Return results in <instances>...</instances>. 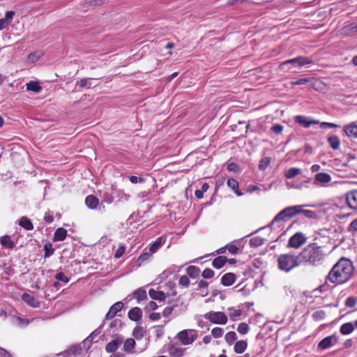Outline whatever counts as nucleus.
<instances>
[{"instance_id":"obj_1","label":"nucleus","mask_w":357,"mask_h":357,"mask_svg":"<svg viewBox=\"0 0 357 357\" xmlns=\"http://www.w3.org/2000/svg\"><path fill=\"white\" fill-rule=\"evenodd\" d=\"M354 272L353 262L346 257H342L333 266L327 275V279L332 283L342 284L352 278Z\"/></svg>"},{"instance_id":"obj_2","label":"nucleus","mask_w":357,"mask_h":357,"mask_svg":"<svg viewBox=\"0 0 357 357\" xmlns=\"http://www.w3.org/2000/svg\"><path fill=\"white\" fill-rule=\"evenodd\" d=\"M303 207V205H296L284 208L275 216L269 226L271 227L280 221L286 222L300 213H303L306 218H312V211L304 210Z\"/></svg>"},{"instance_id":"obj_3","label":"nucleus","mask_w":357,"mask_h":357,"mask_svg":"<svg viewBox=\"0 0 357 357\" xmlns=\"http://www.w3.org/2000/svg\"><path fill=\"white\" fill-rule=\"evenodd\" d=\"M278 267L280 270L289 272L298 266L296 257L292 255L283 254L278 258Z\"/></svg>"},{"instance_id":"obj_4","label":"nucleus","mask_w":357,"mask_h":357,"mask_svg":"<svg viewBox=\"0 0 357 357\" xmlns=\"http://www.w3.org/2000/svg\"><path fill=\"white\" fill-rule=\"evenodd\" d=\"M311 61L305 56H297L296 58L287 60L280 64L282 70H292L294 68H299L305 64H309Z\"/></svg>"},{"instance_id":"obj_5","label":"nucleus","mask_w":357,"mask_h":357,"mask_svg":"<svg viewBox=\"0 0 357 357\" xmlns=\"http://www.w3.org/2000/svg\"><path fill=\"white\" fill-rule=\"evenodd\" d=\"M198 337L197 331L188 329L183 330L176 335V337L181 342L183 345L192 344Z\"/></svg>"},{"instance_id":"obj_6","label":"nucleus","mask_w":357,"mask_h":357,"mask_svg":"<svg viewBox=\"0 0 357 357\" xmlns=\"http://www.w3.org/2000/svg\"><path fill=\"white\" fill-rule=\"evenodd\" d=\"M204 318L215 324H226L227 322V317L222 312L211 311L204 314Z\"/></svg>"},{"instance_id":"obj_7","label":"nucleus","mask_w":357,"mask_h":357,"mask_svg":"<svg viewBox=\"0 0 357 357\" xmlns=\"http://www.w3.org/2000/svg\"><path fill=\"white\" fill-rule=\"evenodd\" d=\"M331 176L325 172H319L314 176V185L319 187L326 188L331 185Z\"/></svg>"},{"instance_id":"obj_8","label":"nucleus","mask_w":357,"mask_h":357,"mask_svg":"<svg viewBox=\"0 0 357 357\" xmlns=\"http://www.w3.org/2000/svg\"><path fill=\"white\" fill-rule=\"evenodd\" d=\"M296 257L298 265L303 263L311 264L312 258V244H309L303 251Z\"/></svg>"},{"instance_id":"obj_9","label":"nucleus","mask_w":357,"mask_h":357,"mask_svg":"<svg viewBox=\"0 0 357 357\" xmlns=\"http://www.w3.org/2000/svg\"><path fill=\"white\" fill-rule=\"evenodd\" d=\"M307 238L303 233L297 232L289 239L288 247L298 248L305 244Z\"/></svg>"},{"instance_id":"obj_10","label":"nucleus","mask_w":357,"mask_h":357,"mask_svg":"<svg viewBox=\"0 0 357 357\" xmlns=\"http://www.w3.org/2000/svg\"><path fill=\"white\" fill-rule=\"evenodd\" d=\"M97 78L92 77H86L82 78L79 81L77 82L75 84V87L73 91H80L82 89H90L92 86H96L98 84H93V81L97 80Z\"/></svg>"},{"instance_id":"obj_11","label":"nucleus","mask_w":357,"mask_h":357,"mask_svg":"<svg viewBox=\"0 0 357 357\" xmlns=\"http://www.w3.org/2000/svg\"><path fill=\"white\" fill-rule=\"evenodd\" d=\"M123 306L124 305L121 301H118L112 305L106 314L102 323L105 324V321L112 319L123 308Z\"/></svg>"},{"instance_id":"obj_12","label":"nucleus","mask_w":357,"mask_h":357,"mask_svg":"<svg viewBox=\"0 0 357 357\" xmlns=\"http://www.w3.org/2000/svg\"><path fill=\"white\" fill-rule=\"evenodd\" d=\"M315 243H314V245ZM327 253L321 247L314 246V266L322 264L325 261Z\"/></svg>"},{"instance_id":"obj_13","label":"nucleus","mask_w":357,"mask_h":357,"mask_svg":"<svg viewBox=\"0 0 357 357\" xmlns=\"http://www.w3.org/2000/svg\"><path fill=\"white\" fill-rule=\"evenodd\" d=\"M343 132L349 138L357 139V124L351 122L343 127Z\"/></svg>"},{"instance_id":"obj_14","label":"nucleus","mask_w":357,"mask_h":357,"mask_svg":"<svg viewBox=\"0 0 357 357\" xmlns=\"http://www.w3.org/2000/svg\"><path fill=\"white\" fill-rule=\"evenodd\" d=\"M337 341L335 335H330L324 338L318 344V348L324 350L330 348L334 345Z\"/></svg>"},{"instance_id":"obj_15","label":"nucleus","mask_w":357,"mask_h":357,"mask_svg":"<svg viewBox=\"0 0 357 357\" xmlns=\"http://www.w3.org/2000/svg\"><path fill=\"white\" fill-rule=\"evenodd\" d=\"M346 201L350 208L357 209V190L348 192L346 195Z\"/></svg>"},{"instance_id":"obj_16","label":"nucleus","mask_w":357,"mask_h":357,"mask_svg":"<svg viewBox=\"0 0 357 357\" xmlns=\"http://www.w3.org/2000/svg\"><path fill=\"white\" fill-rule=\"evenodd\" d=\"M123 339L121 337H117L115 340L108 342L105 346V351L107 353H114L119 347L123 343Z\"/></svg>"},{"instance_id":"obj_17","label":"nucleus","mask_w":357,"mask_h":357,"mask_svg":"<svg viewBox=\"0 0 357 357\" xmlns=\"http://www.w3.org/2000/svg\"><path fill=\"white\" fill-rule=\"evenodd\" d=\"M185 351V348L177 347L176 344L170 343L168 345V352L172 357H182Z\"/></svg>"},{"instance_id":"obj_18","label":"nucleus","mask_w":357,"mask_h":357,"mask_svg":"<svg viewBox=\"0 0 357 357\" xmlns=\"http://www.w3.org/2000/svg\"><path fill=\"white\" fill-rule=\"evenodd\" d=\"M128 318L133 321H139L142 317V311L138 307L130 309L128 313Z\"/></svg>"},{"instance_id":"obj_19","label":"nucleus","mask_w":357,"mask_h":357,"mask_svg":"<svg viewBox=\"0 0 357 357\" xmlns=\"http://www.w3.org/2000/svg\"><path fill=\"white\" fill-rule=\"evenodd\" d=\"M22 300L32 307H38L40 306V302L29 294L24 293L22 295Z\"/></svg>"},{"instance_id":"obj_20","label":"nucleus","mask_w":357,"mask_h":357,"mask_svg":"<svg viewBox=\"0 0 357 357\" xmlns=\"http://www.w3.org/2000/svg\"><path fill=\"white\" fill-rule=\"evenodd\" d=\"M236 280V276L233 273H227L222 275L221 284L225 287H229L233 284Z\"/></svg>"},{"instance_id":"obj_21","label":"nucleus","mask_w":357,"mask_h":357,"mask_svg":"<svg viewBox=\"0 0 357 357\" xmlns=\"http://www.w3.org/2000/svg\"><path fill=\"white\" fill-rule=\"evenodd\" d=\"M104 323H102L97 329L93 331L86 339L84 340L83 344L84 347L87 345V349L91 347V342L94 338L100 333V330L102 328Z\"/></svg>"},{"instance_id":"obj_22","label":"nucleus","mask_w":357,"mask_h":357,"mask_svg":"<svg viewBox=\"0 0 357 357\" xmlns=\"http://www.w3.org/2000/svg\"><path fill=\"white\" fill-rule=\"evenodd\" d=\"M327 142L333 150H338L340 146V139L337 135H331L327 138Z\"/></svg>"},{"instance_id":"obj_23","label":"nucleus","mask_w":357,"mask_h":357,"mask_svg":"<svg viewBox=\"0 0 357 357\" xmlns=\"http://www.w3.org/2000/svg\"><path fill=\"white\" fill-rule=\"evenodd\" d=\"M85 204L90 209H96L99 205V199L93 195H88L85 199Z\"/></svg>"},{"instance_id":"obj_24","label":"nucleus","mask_w":357,"mask_h":357,"mask_svg":"<svg viewBox=\"0 0 357 357\" xmlns=\"http://www.w3.org/2000/svg\"><path fill=\"white\" fill-rule=\"evenodd\" d=\"M67 236V230L63 227H59L56 229L54 236L53 241H63Z\"/></svg>"},{"instance_id":"obj_25","label":"nucleus","mask_w":357,"mask_h":357,"mask_svg":"<svg viewBox=\"0 0 357 357\" xmlns=\"http://www.w3.org/2000/svg\"><path fill=\"white\" fill-rule=\"evenodd\" d=\"M295 122L304 128H310L312 125V120L304 116H296Z\"/></svg>"},{"instance_id":"obj_26","label":"nucleus","mask_w":357,"mask_h":357,"mask_svg":"<svg viewBox=\"0 0 357 357\" xmlns=\"http://www.w3.org/2000/svg\"><path fill=\"white\" fill-rule=\"evenodd\" d=\"M149 294V296L153 300L164 301L166 298L165 294L162 291H156L153 289H151Z\"/></svg>"},{"instance_id":"obj_27","label":"nucleus","mask_w":357,"mask_h":357,"mask_svg":"<svg viewBox=\"0 0 357 357\" xmlns=\"http://www.w3.org/2000/svg\"><path fill=\"white\" fill-rule=\"evenodd\" d=\"M0 243L6 248L13 249L15 247V243L11 240L10 236L8 235L1 236Z\"/></svg>"},{"instance_id":"obj_28","label":"nucleus","mask_w":357,"mask_h":357,"mask_svg":"<svg viewBox=\"0 0 357 357\" xmlns=\"http://www.w3.org/2000/svg\"><path fill=\"white\" fill-rule=\"evenodd\" d=\"M82 352V347L80 344L73 345L69 349L63 352L64 356L67 357L69 355L77 356L80 355Z\"/></svg>"},{"instance_id":"obj_29","label":"nucleus","mask_w":357,"mask_h":357,"mask_svg":"<svg viewBox=\"0 0 357 357\" xmlns=\"http://www.w3.org/2000/svg\"><path fill=\"white\" fill-rule=\"evenodd\" d=\"M166 238L163 236L158 238L150 246L149 251L151 253L155 252L165 243Z\"/></svg>"},{"instance_id":"obj_30","label":"nucleus","mask_w":357,"mask_h":357,"mask_svg":"<svg viewBox=\"0 0 357 357\" xmlns=\"http://www.w3.org/2000/svg\"><path fill=\"white\" fill-rule=\"evenodd\" d=\"M354 324L352 322L343 324L340 328V332L344 335H349L354 331Z\"/></svg>"},{"instance_id":"obj_31","label":"nucleus","mask_w":357,"mask_h":357,"mask_svg":"<svg viewBox=\"0 0 357 357\" xmlns=\"http://www.w3.org/2000/svg\"><path fill=\"white\" fill-rule=\"evenodd\" d=\"M227 262V258L225 256H219L213 260L212 265L215 268L220 269L222 268Z\"/></svg>"},{"instance_id":"obj_32","label":"nucleus","mask_w":357,"mask_h":357,"mask_svg":"<svg viewBox=\"0 0 357 357\" xmlns=\"http://www.w3.org/2000/svg\"><path fill=\"white\" fill-rule=\"evenodd\" d=\"M227 184L234 191L237 196L240 197L243 195V193L238 190V182L236 179L229 178Z\"/></svg>"},{"instance_id":"obj_33","label":"nucleus","mask_w":357,"mask_h":357,"mask_svg":"<svg viewBox=\"0 0 357 357\" xmlns=\"http://www.w3.org/2000/svg\"><path fill=\"white\" fill-rule=\"evenodd\" d=\"M19 225L26 230L33 229V225L31 221L26 216L22 217L19 220Z\"/></svg>"},{"instance_id":"obj_34","label":"nucleus","mask_w":357,"mask_h":357,"mask_svg":"<svg viewBox=\"0 0 357 357\" xmlns=\"http://www.w3.org/2000/svg\"><path fill=\"white\" fill-rule=\"evenodd\" d=\"M247 345L248 344H247L246 341L239 340V341L236 342L234 344V351L238 354H243L245 351V350L246 349Z\"/></svg>"},{"instance_id":"obj_35","label":"nucleus","mask_w":357,"mask_h":357,"mask_svg":"<svg viewBox=\"0 0 357 357\" xmlns=\"http://www.w3.org/2000/svg\"><path fill=\"white\" fill-rule=\"evenodd\" d=\"M133 296L139 303L147 298L146 291L142 288H139L133 292Z\"/></svg>"},{"instance_id":"obj_36","label":"nucleus","mask_w":357,"mask_h":357,"mask_svg":"<svg viewBox=\"0 0 357 357\" xmlns=\"http://www.w3.org/2000/svg\"><path fill=\"white\" fill-rule=\"evenodd\" d=\"M301 173V169L296 167H291L288 169L284 172V176L287 178H293Z\"/></svg>"},{"instance_id":"obj_37","label":"nucleus","mask_w":357,"mask_h":357,"mask_svg":"<svg viewBox=\"0 0 357 357\" xmlns=\"http://www.w3.org/2000/svg\"><path fill=\"white\" fill-rule=\"evenodd\" d=\"M26 86L28 91H31L35 93H39L42 90V87L40 86L38 82L30 81L29 82L26 83Z\"/></svg>"},{"instance_id":"obj_38","label":"nucleus","mask_w":357,"mask_h":357,"mask_svg":"<svg viewBox=\"0 0 357 357\" xmlns=\"http://www.w3.org/2000/svg\"><path fill=\"white\" fill-rule=\"evenodd\" d=\"M187 273L192 278H196L199 277L200 269L199 267L195 266H190L187 268Z\"/></svg>"},{"instance_id":"obj_39","label":"nucleus","mask_w":357,"mask_h":357,"mask_svg":"<svg viewBox=\"0 0 357 357\" xmlns=\"http://www.w3.org/2000/svg\"><path fill=\"white\" fill-rule=\"evenodd\" d=\"M265 239L260 236H255L250 239L249 244L252 248H257L264 243Z\"/></svg>"},{"instance_id":"obj_40","label":"nucleus","mask_w":357,"mask_h":357,"mask_svg":"<svg viewBox=\"0 0 357 357\" xmlns=\"http://www.w3.org/2000/svg\"><path fill=\"white\" fill-rule=\"evenodd\" d=\"M314 124H319V127L321 129L337 128L340 127V126L333 123H328V122L320 123L319 121H317V120H314Z\"/></svg>"},{"instance_id":"obj_41","label":"nucleus","mask_w":357,"mask_h":357,"mask_svg":"<svg viewBox=\"0 0 357 357\" xmlns=\"http://www.w3.org/2000/svg\"><path fill=\"white\" fill-rule=\"evenodd\" d=\"M44 258H48L52 256L54 252V249L52 248V244L50 242H47L43 247Z\"/></svg>"},{"instance_id":"obj_42","label":"nucleus","mask_w":357,"mask_h":357,"mask_svg":"<svg viewBox=\"0 0 357 357\" xmlns=\"http://www.w3.org/2000/svg\"><path fill=\"white\" fill-rule=\"evenodd\" d=\"M135 346V341L132 338L127 339L123 344V349L126 352H130Z\"/></svg>"},{"instance_id":"obj_43","label":"nucleus","mask_w":357,"mask_h":357,"mask_svg":"<svg viewBox=\"0 0 357 357\" xmlns=\"http://www.w3.org/2000/svg\"><path fill=\"white\" fill-rule=\"evenodd\" d=\"M225 339L229 345H231L237 340V335L235 332L229 331L225 335Z\"/></svg>"},{"instance_id":"obj_44","label":"nucleus","mask_w":357,"mask_h":357,"mask_svg":"<svg viewBox=\"0 0 357 357\" xmlns=\"http://www.w3.org/2000/svg\"><path fill=\"white\" fill-rule=\"evenodd\" d=\"M228 310L229 312V317L233 321L236 320V318L241 316L242 313L241 309H235L234 307H229Z\"/></svg>"},{"instance_id":"obj_45","label":"nucleus","mask_w":357,"mask_h":357,"mask_svg":"<svg viewBox=\"0 0 357 357\" xmlns=\"http://www.w3.org/2000/svg\"><path fill=\"white\" fill-rule=\"evenodd\" d=\"M249 329H250V327H249L248 324L245 322L240 323L237 327V331L242 335H245V334L248 333L249 331Z\"/></svg>"},{"instance_id":"obj_46","label":"nucleus","mask_w":357,"mask_h":357,"mask_svg":"<svg viewBox=\"0 0 357 357\" xmlns=\"http://www.w3.org/2000/svg\"><path fill=\"white\" fill-rule=\"evenodd\" d=\"M357 304V298L355 297V296H349L347 298L346 301H345V305L347 307H350V308H352V307H354Z\"/></svg>"},{"instance_id":"obj_47","label":"nucleus","mask_w":357,"mask_h":357,"mask_svg":"<svg viewBox=\"0 0 357 357\" xmlns=\"http://www.w3.org/2000/svg\"><path fill=\"white\" fill-rule=\"evenodd\" d=\"M132 335L137 339H141L144 337V333L142 326H137L134 328Z\"/></svg>"},{"instance_id":"obj_48","label":"nucleus","mask_w":357,"mask_h":357,"mask_svg":"<svg viewBox=\"0 0 357 357\" xmlns=\"http://www.w3.org/2000/svg\"><path fill=\"white\" fill-rule=\"evenodd\" d=\"M270 162H271V159L269 157H266V158H262L259 162V169H261V170L266 169V167L269 165Z\"/></svg>"},{"instance_id":"obj_49","label":"nucleus","mask_w":357,"mask_h":357,"mask_svg":"<svg viewBox=\"0 0 357 357\" xmlns=\"http://www.w3.org/2000/svg\"><path fill=\"white\" fill-rule=\"evenodd\" d=\"M177 301H176L175 303H174L172 306L166 307L162 312V315L165 317L169 316L172 313L174 309L177 307Z\"/></svg>"},{"instance_id":"obj_50","label":"nucleus","mask_w":357,"mask_h":357,"mask_svg":"<svg viewBox=\"0 0 357 357\" xmlns=\"http://www.w3.org/2000/svg\"><path fill=\"white\" fill-rule=\"evenodd\" d=\"M224 331L222 328L219 327H215L212 329L211 334L215 338L221 337L223 335Z\"/></svg>"},{"instance_id":"obj_51","label":"nucleus","mask_w":357,"mask_h":357,"mask_svg":"<svg viewBox=\"0 0 357 357\" xmlns=\"http://www.w3.org/2000/svg\"><path fill=\"white\" fill-rule=\"evenodd\" d=\"M15 13L13 10L7 11L6 13L5 17L2 18L4 22L8 25L10 22L13 20V16L15 15Z\"/></svg>"},{"instance_id":"obj_52","label":"nucleus","mask_w":357,"mask_h":357,"mask_svg":"<svg viewBox=\"0 0 357 357\" xmlns=\"http://www.w3.org/2000/svg\"><path fill=\"white\" fill-rule=\"evenodd\" d=\"M214 271L212 269L207 268L204 270L202 276L205 279H211L214 276Z\"/></svg>"},{"instance_id":"obj_53","label":"nucleus","mask_w":357,"mask_h":357,"mask_svg":"<svg viewBox=\"0 0 357 357\" xmlns=\"http://www.w3.org/2000/svg\"><path fill=\"white\" fill-rule=\"evenodd\" d=\"M15 319L16 323L20 326H26L29 324V320L27 319H24L20 317H15Z\"/></svg>"},{"instance_id":"obj_54","label":"nucleus","mask_w":357,"mask_h":357,"mask_svg":"<svg viewBox=\"0 0 357 357\" xmlns=\"http://www.w3.org/2000/svg\"><path fill=\"white\" fill-rule=\"evenodd\" d=\"M326 317V312L322 310H317L314 312V320H321Z\"/></svg>"},{"instance_id":"obj_55","label":"nucleus","mask_w":357,"mask_h":357,"mask_svg":"<svg viewBox=\"0 0 357 357\" xmlns=\"http://www.w3.org/2000/svg\"><path fill=\"white\" fill-rule=\"evenodd\" d=\"M55 278L58 281H61L65 283H68L69 282V278L67 276H66L65 273L63 272L57 273L55 275Z\"/></svg>"},{"instance_id":"obj_56","label":"nucleus","mask_w":357,"mask_h":357,"mask_svg":"<svg viewBox=\"0 0 357 357\" xmlns=\"http://www.w3.org/2000/svg\"><path fill=\"white\" fill-rule=\"evenodd\" d=\"M151 252H144L139 255L137 259V262L139 265H141L142 263L147 260L150 257H151Z\"/></svg>"},{"instance_id":"obj_57","label":"nucleus","mask_w":357,"mask_h":357,"mask_svg":"<svg viewBox=\"0 0 357 357\" xmlns=\"http://www.w3.org/2000/svg\"><path fill=\"white\" fill-rule=\"evenodd\" d=\"M122 322L119 319H115L109 324V328H116L117 330L121 327Z\"/></svg>"},{"instance_id":"obj_58","label":"nucleus","mask_w":357,"mask_h":357,"mask_svg":"<svg viewBox=\"0 0 357 357\" xmlns=\"http://www.w3.org/2000/svg\"><path fill=\"white\" fill-rule=\"evenodd\" d=\"M114 201V197L107 193V192H105L103 194V196H102V203H107V204H112Z\"/></svg>"},{"instance_id":"obj_59","label":"nucleus","mask_w":357,"mask_h":357,"mask_svg":"<svg viewBox=\"0 0 357 357\" xmlns=\"http://www.w3.org/2000/svg\"><path fill=\"white\" fill-rule=\"evenodd\" d=\"M312 297V291H304L303 293V295L301 296V302L302 303H307V299L308 298H311Z\"/></svg>"},{"instance_id":"obj_60","label":"nucleus","mask_w":357,"mask_h":357,"mask_svg":"<svg viewBox=\"0 0 357 357\" xmlns=\"http://www.w3.org/2000/svg\"><path fill=\"white\" fill-rule=\"evenodd\" d=\"M125 249L126 248L124 245H120L114 254V257L116 259L120 258L123 255Z\"/></svg>"},{"instance_id":"obj_61","label":"nucleus","mask_w":357,"mask_h":357,"mask_svg":"<svg viewBox=\"0 0 357 357\" xmlns=\"http://www.w3.org/2000/svg\"><path fill=\"white\" fill-rule=\"evenodd\" d=\"M190 280L186 275H182L179 279V284L183 287H188L189 285Z\"/></svg>"},{"instance_id":"obj_62","label":"nucleus","mask_w":357,"mask_h":357,"mask_svg":"<svg viewBox=\"0 0 357 357\" xmlns=\"http://www.w3.org/2000/svg\"><path fill=\"white\" fill-rule=\"evenodd\" d=\"M349 231L354 232L357 231V218L354 220L349 225Z\"/></svg>"},{"instance_id":"obj_63","label":"nucleus","mask_w":357,"mask_h":357,"mask_svg":"<svg viewBox=\"0 0 357 357\" xmlns=\"http://www.w3.org/2000/svg\"><path fill=\"white\" fill-rule=\"evenodd\" d=\"M158 308V305L154 301H150L148 305L145 307L144 310L146 311L155 310Z\"/></svg>"},{"instance_id":"obj_64","label":"nucleus","mask_w":357,"mask_h":357,"mask_svg":"<svg viewBox=\"0 0 357 357\" xmlns=\"http://www.w3.org/2000/svg\"><path fill=\"white\" fill-rule=\"evenodd\" d=\"M129 180L132 183H143L144 179L142 177H137L136 176H130Z\"/></svg>"}]
</instances>
